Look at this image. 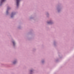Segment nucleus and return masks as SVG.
Listing matches in <instances>:
<instances>
[{
  "label": "nucleus",
  "instance_id": "nucleus-1",
  "mask_svg": "<svg viewBox=\"0 0 74 74\" xmlns=\"http://www.w3.org/2000/svg\"><path fill=\"white\" fill-rule=\"evenodd\" d=\"M16 1H17V6L18 7L19 5V3L20 1V0H16Z\"/></svg>",
  "mask_w": 74,
  "mask_h": 74
},
{
  "label": "nucleus",
  "instance_id": "nucleus-3",
  "mask_svg": "<svg viewBox=\"0 0 74 74\" xmlns=\"http://www.w3.org/2000/svg\"><path fill=\"white\" fill-rule=\"evenodd\" d=\"M13 15H14V13H12L11 14V18H12V16H13Z\"/></svg>",
  "mask_w": 74,
  "mask_h": 74
},
{
  "label": "nucleus",
  "instance_id": "nucleus-7",
  "mask_svg": "<svg viewBox=\"0 0 74 74\" xmlns=\"http://www.w3.org/2000/svg\"><path fill=\"white\" fill-rule=\"evenodd\" d=\"M7 13H8V12L7 11Z\"/></svg>",
  "mask_w": 74,
  "mask_h": 74
},
{
  "label": "nucleus",
  "instance_id": "nucleus-9",
  "mask_svg": "<svg viewBox=\"0 0 74 74\" xmlns=\"http://www.w3.org/2000/svg\"><path fill=\"white\" fill-rule=\"evenodd\" d=\"M31 72H32V71H31Z\"/></svg>",
  "mask_w": 74,
  "mask_h": 74
},
{
  "label": "nucleus",
  "instance_id": "nucleus-4",
  "mask_svg": "<svg viewBox=\"0 0 74 74\" xmlns=\"http://www.w3.org/2000/svg\"><path fill=\"white\" fill-rule=\"evenodd\" d=\"M13 43L14 45H15V42H13Z\"/></svg>",
  "mask_w": 74,
  "mask_h": 74
},
{
  "label": "nucleus",
  "instance_id": "nucleus-8",
  "mask_svg": "<svg viewBox=\"0 0 74 74\" xmlns=\"http://www.w3.org/2000/svg\"><path fill=\"white\" fill-rule=\"evenodd\" d=\"M8 9H9L8 8Z\"/></svg>",
  "mask_w": 74,
  "mask_h": 74
},
{
  "label": "nucleus",
  "instance_id": "nucleus-6",
  "mask_svg": "<svg viewBox=\"0 0 74 74\" xmlns=\"http://www.w3.org/2000/svg\"><path fill=\"white\" fill-rule=\"evenodd\" d=\"M47 23H51V22H47Z\"/></svg>",
  "mask_w": 74,
  "mask_h": 74
},
{
  "label": "nucleus",
  "instance_id": "nucleus-5",
  "mask_svg": "<svg viewBox=\"0 0 74 74\" xmlns=\"http://www.w3.org/2000/svg\"><path fill=\"white\" fill-rule=\"evenodd\" d=\"M15 63H16V61H15V62H13L14 64H15Z\"/></svg>",
  "mask_w": 74,
  "mask_h": 74
},
{
  "label": "nucleus",
  "instance_id": "nucleus-2",
  "mask_svg": "<svg viewBox=\"0 0 74 74\" xmlns=\"http://www.w3.org/2000/svg\"><path fill=\"white\" fill-rule=\"evenodd\" d=\"M5 1V0H1V3H3V2H4Z\"/></svg>",
  "mask_w": 74,
  "mask_h": 74
}]
</instances>
